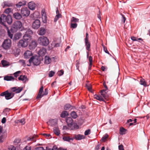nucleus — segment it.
<instances>
[{"mask_svg": "<svg viewBox=\"0 0 150 150\" xmlns=\"http://www.w3.org/2000/svg\"><path fill=\"white\" fill-rule=\"evenodd\" d=\"M56 12L57 15L54 19V21L55 22H56L59 18H61L62 16L61 14L59 13V11L58 9L57 10Z\"/></svg>", "mask_w": 150, "mask_h": 150, "instance_id": "nucleus-22", "label": "nucleus"}, {"mask_svg": "<svg viewBox=\"0 0 150 150\" xmlns=\"http://www.w3.org/2000/svg\"><path fill=\"white\" fill-rule=\"evenodd\" d=\"M36 150H45V149L42 147H40L36 148Z\"/></svg>", "mask_w": 150, "mask_h": 150, "instance_id": "nucleus-60", "label": "nucleus"}, {"mask_svg": "<svg viewBox=\"0 0 150 150\" xmlns=\"http://www.w3.org/2000/svg\"><path fill=\"white\" fill-rule=\"evenodd\" d=\"M46 31L45 30L44 28H41L40 29L38 34L40 35H43L45 34Z\"/></svg>", "mask_w": 150, "mask_h": 150, "instance_id": "nucleus-29", "label": "nucleus"}, {"mask_svg": "<svg viewBox=\"0 0 150 150\" xmlns=\"http://www.w3.org/2000/svg\"><path fill=\"white\" fill-rule=\"evenodd\" d=\"M53 131L56 135L58 136L60 134V131L59 130V128L57 127H54L53 128Z\"/></svg>", "mask_w": 150, "mask_h": 150, "instance_id": "nucleus-27", "label": "nucleus"}, {"mask_svg": "<svg viewBox=\"0 0 150 150\" xmlns=\"http://www.w3.org/2000/svg\"><path fill=\"white\" fill-rule=\"evenodd\" d=\"M71 116L73 118H74V119L76 118L77 117V114H76V112H74V111L72 112H71Z\"/></svg>", "mask_w": 150, "mask_h": 150, "instance_id": "nucleus-35", "label": "nucleus"}, {"mask_svg": "<svg viewBox=\"0 0 150 150\" xmlns=\"http://www.w3.org/2000/svg\"><path fill=\"white\" fill-rule=\"evenodd\" d=\"M90 129L86 130L84 133L85 135H87L89 134H90Z\"/></svg>", "mask_w": 150, "mask_h": 150, "instance_id": "nucleus-53", "label": "nucleus"}, {"mask_svg": "<svg viewBox=\"0 0 150 150\" xmlns=\"http://www.w3.org/2000/svg\"><path fill=\"white\" fill-rule=\"evenodd\" d=\"M11 45V40L9 39L4 40L2 45V47L5 50L9 49Z\"/></svg>", "mask_w": 150, "mask_h": 150, "instance_id": "nucleus-7", "label": "nucleus"}, {"mask_svg": "<svg viewBox=\"0 0 150 150\" xmlns=\"http://www.w3.org/2000/svg\"><path fill=\"white\" fill-rule=\"evenodd\" d=\"M14 39L15 40H17L19 39V34L17 33L14 36Z\"/></svg>", "mask_w": 150, "mask_h": 150, "instance_id": "nucleus-54", "label": "nucleus"}, {"mask_svg": "<svg viewBox=\"0 0 150 150\" xmlns=\"http://www.w3.org/2000/svg\"><path fill=\"white\" fill-rule=\"evenodd\" d=\"M30 63L33 62L34 65H38L40 63V61L38 59L35 58L32 56L29 60Z\"/></svg>", "mask_w": 150, "mask_h": 150, "instance_id": "nucleus-10", "label": "nucleus"}, {"mask_svg": "<svg viewBox=\"0 0 150 150\" xmlns=\"http://www.w3.org/2000/svg\"><path fill=\"white\" fill-rule=\"evenodd\" d=\"M43 87L42 86L40 89L38 94L36 97V98L37 99L39 98H41L43 96V95H42V92H43Z\"/></svg>", "mask_w": 150, "mask_h": 150, "instance_id": "nucleus-18", "label": "nucleus"}, {"mask_svg": "<svg viewBox=\"0 0 150 150\" xmlns=\"http://www.w3.org/2000/svg\"><path fill=\"white\" fill-rule=\"evenodd\" d=\"M108 135L107 134H106L101 139V140L105 142L106 139L108 138Z\"/></svg>", "mask_w": 150, "mask_h": 150, "instance_id": "nucleus-44", "label": "nucleus"}, {"mask_svg": "<svg viewBox=\"0 0 150 150\" xmlns=\"http://www.w3.org/2000/svg\"><path fill=\"white\" fill-rule=\"evenodd\" d=\"M140 83L141 85H143L144 86H146V82L144 79H141L140 81Z\"/></svg>", "mask_w": 150, "mask_h": 150, "instance_id": "nucleus-32", "label": "nucleus"}, {"mask_svg": "<svg viewBox=\"0 0 150 150\" xmlns=\"http://www.w3.org/2000/svg\"><path fill=\"white\" fill-rule=\"evenodd\" d=\"M68 115V112L67 111H63L61 114V117H64Z\"/></svg>", "mask_w": 150, "mask_h": 150, "instance_id": "nucleus-34", "label": "nucleus"}, {"mask_svg": "<svg viewBox=\"0 0 150 150\" xmlns=\"http://www.w3.org/2000/svg\"><path fill=\"white\" fill-rule=\"evenodd\" d=\"M11 8H7L5 10L4 13L7 14H8L11 12Z\"/></svg>", "mask_w": 150, "mask_h": 150, "instance_id": "nucleus-43", "label": "nucleus"}, {"mask_svg": "<svg viewBox=\"0 0 150 150\" xmlns=\"http://www.w3.org/2000/svg\"><path fill=\"white\" fill-rule=\"evenodd\" d=\"M26 2L25 1H22L19 2V6L22 5H25L26 4Z\"/></svg>", "mask_w": 150, "mask_h": 150, "instance_id": "nucleus-46", "label": "nucleus"}, {"mask_svg": "<svg viewBox=\"0 0 150 150\" xmlns=\"http://www.w3.org/2000/svg\"><path fill=\"white\" fill-rule=\"evenodd\" d=\"M61 46V44L60 43H57L55 44L54 46L56 47H59Z\"/></svg>", "mask_w": 150, "mask_h": 150, "instance_id": "nucleus-62", "label": "nucleus"}, {"mask_svg": "<svg viewBox=\"0 0 150 150\" xmlns=\"http://www.w3.org/2000/svg\"><path fill=\"white\" fill-rule=\"evenodd\" d=\"M103 85L105 88H106L105 90H107L108 89V88L107 86L106 85L105 83V82L103 83Z\"/></svg>", "mask_w": 150, "mask_h": 150, "instance_id": "nucleus-63", "label": "nucleus"}, {"mask_svg": "<svg viewBox=\"0 0 150 150\" xmlns=\"http://www.w3.org/2000/svg\"><path fill=\"white\" fill-rule=\"evenodd\" d=\"M19 63L21 64L22 65L24 66L25 65V61L23 60H19Z\"/></svg>", "mask_w": 150, "mask_h": 150, "instance_id": "nucleus-50", "label": "nucleus"}, {"mask_svg": "<svg viewBox=\"0 0 150 150\" xmlns=\"http://www.w3.org/2000/svg\"><path fill=\"white\" fill-rule=\"evenodd\" d=\"M13 16L14 18L17 19H19V13L17 12L14 13L13 14Z\"/></svg>", "mask_w": 150, "mask_h": 150, "instance_id": "nucleus-42", "label": "nucleus"}, {"mask_svg": "<svg viewBox=\"0 0 150 150\" xmlns=\"http://www.w3.org/2000/svg\"><path fill=\"white\" fill-rule=\"evenodd\" d=\"M4 134L3 133L0 135V143L3 142L5 139V137L4 136Z\"/></svg>", "mask_w": 150, "mask_h": 150, "instance_id": "nucleus-38", "label": "nucleus"}, {"mask_svg": "<svg viewBox=\"0 0 150 150\" xmlns=\"http://www.w3.org/2000/svg\"><path fill=\"white\" fill-rule=\"evenodd\" d=\"M71 106L70 104H66L64 106V109L66 110H68L71 108Z\"/></svg>", "mask_w": 150, "mask_h": 150, "instance_id": "nucleus-37", "label": "nucleus"}, {"mask_svg": "<svg viewBox=\"0 0 150 150\" xmlns=\"http://www.w3.org/2000/svg\"><path fill=\"white\" fill-rule=\"evenodd\" d=\"M2 17H3V22H6L8 24H11L12 22V19L11 16L8 15L6 16L4 14H2Z\"/></svg>", "mask_w": 150, "mask_h": 150, "instance_id": "nucleus-9", "label": "nucleus"}, {"mask_svg": "<svg viewBox=\"0 0 150 150\" xmlns=\"http://www.w3.org/2000/svg\"><path fill=\"white\" fill-rule=\"evenodd\" d=\"M64 71L63 70H61L58 73V74L59 76H61L64 74Z\"/></svg>", "mask_w": 150, "mask_h": 150, "instance_id": "nucleus-48", "label": "nucleus"}, {"mask_svg": "<svg viewBox=\"0 0 150 150\" xmlns=\"http://www.w3.org/2000/svg\"><path fill=\"white\" fill-rule=\"evenodd\" d=\"M37 45L36 42L35 40H32L30 43L29 46V49L30 50H33L35 48Z\"/></svg>", "mask_w": 150, "mask_h": 150, "instance_id": "nucleus-14", "label": "nucleus"}, {"mask_svg": "<svg viewBox=\"0 0 150 150\" xmlns=\"http://www.w3.org/2000/svg\"><path fill=\"white\" fill-rule=\"evenodd\" d=\"M85 45L86 50L88 51L90 50V47L91 46V43L89 41H85Z\"/></svg>", "mask_w": 150, "mask_h": 150, "instance_id": "nucleus-28", "label": "nucleus"}, {"mask_svg": "<svg viewBox=\"0 0 150 150\" xmlns=\"http://www.w3.org/2000/svg\"><path fill=\"white\" fill-rule=\"evenodd\" d=\"M106 90L105 89L101 90L100 91L101 96L96 94L94 96V98L100 101H105V99H106L109 96L106 91Z\"/></svg>", "mask_w": 150, "mask_h": 150, "instance_id": "nucleus-1", "label": "nucleus"}, {"mask_svg": "<svg viewBox=\"0 0 150 150\" xmlns=\"http://www.w3.org/2000/svg\"><path fill=\"white\" fill-rule=\"evenodd\" d=\"M13 5V4L12 3H10L9 2L7 1H5L4 2L3 8L6 7H10L12 6Z\"/></svg>", "mask_w": 150, "mask_h": 150, "instance_id": "nucleus-23", "label": "nucleus"}, {"mask_svg": "<svg viewBox=\"0 0 150 150\" xmlns=\"http://www.w3.org/2000/svg\"><path fill=\"white\" fill-rule=\"evenodd\" d=\"M75 138L76 140H79L84 138V136L83 135L78 134L75 135Z\"/></svg>", "mask_w": 150, "mask_h": 150, "instance_id": "nucleus-26", "label": "nucleus"}, {"mask_svg": "<svg viewBox=\"0 0 150 150\" xmlns=\"http://www.w3.org/2000/svg\"><path fill=\"white\" fill-rule=\"evenodd\" d=\"M3 129V127L1 126H0V135L1 134H3L2 133Z\"/></svg>", "mask_w": 150, "mask_h": 150, "instance_id": "nucleus-61", "label": "nucleus"}, {"mask_svg": "<svg viewBox=\"0 0 150 150\" xmlns=\"http://www.w3.org/2000/svg\"><path fill=\"white\" fill-rule=\"evenodd\" d=\"M127 130L122 127H121L120 129V134H124L126 133Z\"/></svg>", "mask_w": 150, "mask_h": 150, "instance_id": "nucleus-31", "label": "nucleus"}, {"mask_svg": "<svg viewBox=\"0 0 150 150\" xmlns=\"http://www.w3.org/2000/svg\"><path fill=\"white\" fill-rule=\"evenodd\" d=\"M46 52V49L45 48H42L39 51L38 54L40 56H43L45 54Z\"/></svg>", "mask_w": 150, "mask_h": 150, "instance_id": "nucleus-21", "label": "nucleus"}, {"mask_svg": "<svg viewBox=\"0 0 150 150\" xmlns=\"http://www.w3.org/2000/svg\"><path fill=\"white\" fill-rule=\"evenodd\" d=\"M40 25V22L39 20L36 19L32 23V28L35 29L38 28Z\"/></svg>", "mask_w": 150, "mask_h": 150, "instance_id": "nucleus-11", "label": "nucleus"}, {"mask_svg": "<svg viewBox=\"0 0 150 150\" xmlns=\"http://www.w3.org/2000/svg\"><path fill=\"white\" fill-rule=\"evenodd\" d=\"M6 119L5 117H3L1 120V122L3 123H5L6 122Z\"/></svg>", "mask_w": 150, "mask_h": 150, "instance_id": "nucleus-58", "label": "nucleus"}, {"mask_svg": "<svg viewBox=\"0 0 150 150\" xmlns=\"http://www.w3.org/2000/svg\"><path fill=\"white\" fill-rule=\"evenodd\" d=\"M19 80L22 81L24 83L27 80V77L25 75H21L19 76Z\"/></svg>", "mask_w": 150, "mask_h": 150, "instance_id": "nucleus-24", "label": "nucleus"}, {"mask_svg": "<svg viewBox=\"0 0 150 150\" xmlns=\"http://www.w3.org/2000/svg\"><path fill=\"white\" fill-rule=\"evenodd\" d=\"M48 93V90L47 88H46L45 90V91L44 92V93L43 94H42V95H43V96L44 95H47Z\"/></svg>", "mask_w": 150, "mask_h": 150, "instance_id": "nucleus-51", "label": "nucleus"}, {"mask_svg": "<svg viewBox=\"0 0 150 150\" xmlns=\"http://www.w3.org/2000/svg\"><path fill=\"white\" fill-rule=\"evenodd\" d=\"M32 52L29 50L26 51L24 53V58L25 59L29 58L33 55Z\"/></svg>", "mask_w": 150, "mask_h": 150, "instance_id": "nucleus-15", "label": "nucleus"}, {"mask_svg": "<svg viewBox=\"0 0 150 150\" xmlns=\"http://www.w3.org/2000/svg\"><path fill=\"white\" fill-rule=\"evenodd\" d=\"M38 42L40 45L44 46H47L49 44L48 39L44 36L39 37L38 39Z\"/></svg>", "mask_w": 150, "mask_h": 150, "instance_id": "nucleus-5", "label": "nucleus"}, {"mask_svg": "<svg viewBox=\"0 0 150 150\" xmlns=\"http://www.w3.org/2000/svg\"><path fill=\"white\" fill-rule=\"evenodd\" d=\"M118 149L119 150H124L123 146L122 144L119 146Z\"/></svg>", "mask_w": 150, "mask_h": 150, "instance_id": "nucleus-52", "label": "nucleus"}, {"mask_svg": "<svg viewBox=\"0 0 150 150\" xmlns=\"http://www.w3.org/2000/svg\"><path fill=\"white\" fill-rule=\"evenodd\" d=\"M14 93H9L8 90L1 93L0 95V96H5V98L6 100H9L11 98L14 96Z\"/></svg>", "mask_w": 150, "mask_h": 150, "instance_id": "nucleus-6", "label": "nucleus"}, {"mask_svg": "<svg viewBox=\"0 0 150 150\" xmlns=\"http://www.w3.org/2000/svg\"><path fill=\"white\" fill-rule=\"evenodd\" d=\"M51 61V59L49 57L45 56V63L46 64H49Z\"/></svg>", "mask_w": 150, "mask_h": 150, "instance_id": "nucleus-25", "label": "nucleus"}, {"mask_svg": "<svg viewBox=\"0 0 150 150\" xmlns=\"http://www.w3.org/2000/svg\"><path fill=\"white\" fill-rule=\"evenodd\" d=\"M34 139V137H28L27 139L28 141H33L34 142H35L36 141Z\"/></svg>", "mask_w": 150, "mask_h": 150, "instance_id": "nucleus-47", "label": "nucleus"}, {"mask_svg": "<svg viewBox=\"0 0 150 150\" xmlns=\"http://www.w3.org/2000/svg\"><path fill=\"white\" fill-rule=\"evenodd\" d=\"M19 21H17L14 23L13 27L11 29L13 32H16L19 28Z\"/></svg>", "mask_w": 150, "mask_h": 150, "instance_id": "nucleus-13", "label": "nucleus"}, {"mask_svg": "<svg viewBox=\"0 0 150 150\" xmlns=\"http://www.w3.org/2000/svg\"><path fill=\"white\" fill-rule=\"evenodd\" d=\"M77 24L76 23H71V27L73 28H76L77 27Z\"/></svg>", "mask_w": 150, "mask_h": 150, "instance_id": "nucleus-45", "label": "nucleus"}, {"mask_svg": "<svg viewBox=\"0 0 150 150\" xmlns=\"http://www.w3.org/2000/svg\"><path fill=\"white\" fill-rule=\"evenodd\" d=\"M79 19L78 18L72 17L71 20V23L78 22Z\"/></svg>", "mask_w": 150, "mask_h": 150, "instance_id": "nucleus-39", "label": "nucleus"}, {"mask_svg": "<svg viewBox=\"0 0 150 150\" xmlns=\"http://www.w3.org/2000/svg\"><path fill=\"white\" fill-rule=\"evenodd\" d=\"M14 76L16 78L19 75V71H16L13 74Z\"/></svg>", "mask_w": 150, "mask_h": 150, "instance_id": "nucleus-56", "label": "nucleus"}, {"mask_svg": "<svg viewBox=\"0 0 150 150\" xmlns=\"http://www.w3.org/2000/svg\"><path fill=\"white\" fill-rule=\"evenodd\" d=\"M47 123L49 125H50L51 126H53L57 123V120L56 119H52L49 120Z\"/></svg>", "mask_w": 150, "mask_h": 150, "instance_id": "nucleus-17", "label": "nucleus"}, {"mask_svg": "<svg viewBox=\"0 0 150 150\" xmlns=\"http://www.w3.org/2000/svg\"><path fill=\"white\" fill-rule=\"evenodd\" d=\"M19 31L22 32V33L19 32V37L22 36V35L24 34V33L30 35V36L33 34V31L30 29H28L26 31V29L23 28L21 21H19Z\"/></svg>", "mask_w": 150, "mask_h": 150, "instance_id": "nucleus-3", "label": "nucleus"}, {"mask_svg": "<svg viewBox=\"0 0 150 150\" xmlns=\"http://www.w3.org/2000/svg\"><path fill=\"white\" fill-rule=\"evenodd\" d=\"M11 91L12 92H15L16 93H19V88L16 87H12L11 88Z\"/></svg>", "mask_w": 150, "mask_h": 150, "instance_id": "nucleus-30", "label": "nucleus"}, {"mask_svg": "<svg viewBox=\"0 0 150 150\" xmlns=\"http://www.w3.org/2000/svg\"><path fill=\"white\" fill-rule=\"evenodd\" d=\"M36 5L33 2L31 1L28 3V7L31 10H33L35 9Z\"/></svg>", "mask_w": 150, "mask_h": 150, "instance_id": "nucleus-20", "label": "nucleus"}, {"mask_svg": "<svg viewBox=\"0 0 150 150\" xmlns=\"http://www.w3.org/2000/svg\"><path fill=\"white\" fill-rule=\"evenodd\" d=\"M2 21H3V18L2 17V15L1 16V17H0V23H2L3 24L4 26L6 27V30L7 31V32L8 33V36L10 37L11 39H12L13 38V35L10 32L8 27L6 25H5L3 22H2Z\"/></svg>", "mask_w": 150, "mask_h": 150, "instance_id": "nucleus-12", "label": "nucleus"}, {"mask_svg": "<svg viewBox=\"0 0 150 150\" xmlns=\"http://www.w3.org/2000/svg\"><path fill=\"white\" fill-rule=\"evenodd\" d=\"M26 150H31V147L30 146H26Z\"/></svg>", "mask_w": 150, "mask_h": 150, "instance_id": "nucleus-64", "label": "nucleus"}, {"mask_svg": "<svg viewBox=\"0 0 150 150\" xmlns=\"http://www.w3.org/2000/svg\"><path fill=\"white\" fill-rule=\"evenodd\" d=\"M63 139L65 141L69 142L71 140H72V139L70 138L68 136H64L63 138Z\"/></svg>", "mask_w": 150, "mask_h": 150, "instance_id": "nucleus-36", "label": "nucleus"}, {"mask_svg": "<svg viewBox=\"0 0 150 150\" xmlns=\"http://www.w3.org/2000/svg\"><path fill=\"white\" fill-rule=\"evenodd\" d=\"M89 63H92L93 58L91 56H90L89 57Z\"/></svg>", "mask_w": 150, "mask_h": 150, "instance_id": "nucleus-57", "label": "nucleus"}, {"mask_svg": "<svg viewBox=\"0 0 150 150\" xmlns=\"http://www.w3.org/2000/svg\"><path fill=\"white\" fill-rule=\"evenodd\" d=\"M54 74V72L53 71H51L50 72L49 74V76L50 77H52L53 76Z\"/></svg>", "mask_w": 150, "mask_h": 150, "instance_id": "nucleus-49", "label": "nucleus"}, {"mask_svg": "<svg viewBox=\"0 0 150 150\" xmlns=\"http://www.w3.org/2000/svg\"><path fill=\"white\" fill-rule=\"evenodd\" d=\"M66 121L68 127L71 129L73 130L79 128V126L76 123L73 122V121L71 117H67Z\"/></svg>", "mask_w": 150, "mask_h": 150, "instance_id": "nucleus-2", "label": "nucleus"}, {"mask_svg": "<svg viewBox=\"0 0 150 150\" xmlns=\"http://www.w3.org/2000/svg\"><path fill=\"white\" fill-rule=\"evenodd\" d=\"M15 79H16L15 78L11 76H9L6 75L4 76V80L7 81H13L15 80Z\"/></svg>", "mask_w": 150, "mask_h": 150, "instance_id": "nucleus-19", "label": "nucleus"}, {"mask_svg": "<svg viewBox=\"0 0 150 150\" xmlns=\"http://www.w3.org/2000/svg\"><path fill=\"white\" fill-rule=\"evenodd\" d=\"M131 39L133 41H137V40L136 39V38L135 37H131Z\"/></svg>", "mask_w": 150, "mask_h": 150, "instance_id": "nucleus-59", "label": "nucleus"}, {"mask_svg": "<svg viewBox=\"0 0 150 150\" xmlns=\"http://www.w3.org/2000/svg\"><path fill=\"white\" fill-rule=\"evenodd\" d=\"M31 36L30 35L25 34L23 36L24 40H21L19 41V45L23 47H25L28 45V40L31 38Z\"/></svg>", "mask_w": 150, "mask_h": 150, "instance_id": "nucleus-4", "label": "nucleus"}, {"mask_svg": "<svg viewBox=\"0 0 150 150\" xmlns=\"http://www.w3.org/2000/svg\"><path fill=\"white\" fill-rule=\"evenodd\" d=\"M42 22L44 23H46L47 22V17L45 12L43 10L42 11Z\"/></svg>", "mask_w": 150, "mask_h": 150, "instance_id": "nucleus-16", "label": "nucleus"}, {"mask_svg": "<svg viewBox=\"0 0 150 150\" xmlns=\"http://www.w3.org/2000/svg\"><path fill=\"white\" fill-rule=\"evenodd\" d=\"M2 64L4 67L8 66L9 65V63L7 61L3 60L1 62Z\"/></svg>", "mask_w": 150, "mask_h": 150, "instance_id": "nucleus-33", "label": "nucleus"}, {"mask_svg": "<svg viewBox=\"0 0 150 150\" xmlns=\"http://www.w3.org/2000/svg\"><path fill=\"white\" fill-rule=\"evenodd\" d=\"M19 123H21L22 125L25 124V119L24 118L21 119L20 120H19Z\"/></svg>", "mask_w": 150, "mask_h": 150, "instance_id": "nucleus-41", "label": "nucleus"}, {"mask_svg": "<svg viewBox=\"0 0 150 150\" xmlns=\"http://www.w3.org/2000/svg\"><path fill=\"white\" fill-rule=\"evenodd\" d=\"M121 15L122 16V21H123V23H124L126 20V18L125 17V16L123 15L122 14Z\"/></svg>", "mask_w": 150, "mask_h": 150, "instance_id": "nucleus-55", "label": "nucleus"}, {"mask_svg": "<svg viewBox=\"0 0 150 150\" xmlns=\"http://www.w3.org/2000/svg\"><path fill=\"white\" fill-rule=\"evenodd\" d=\"M30 13V11L28 8L26 7L22 8L21 11V14L19 13V17L21 16H28Z\"/></svg>", "mask_w": 150, "mask_h": 150, "instance_id": "nucleus-8", "label": "nucleus"}, {"mask_svg": "<svg viewBox=\"0 0 150 150\" xmlns=\"http://www.w3.org/2000/svg\"><path fill=\"white\" fill-rule=\"evenodd\" d=\"M86 87L89 91H91L92 89L91 86L90 84H86Z\"/></svg>", "mask_w": 150, "mask_h": 150, "instance_id": "nucleus-40", "label": "nucleus"}]
</instances>
